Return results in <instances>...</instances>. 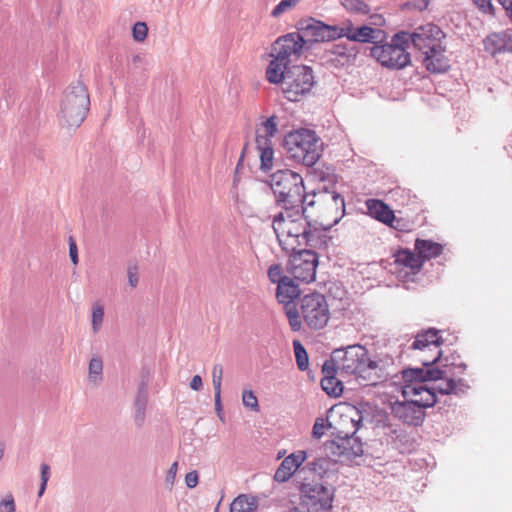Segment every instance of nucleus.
I'll return each instance as SVG.
<instances>
[{
  "mask_svg": "<svg viewBox=\"0 0 512 512\" xmlns=\"http://www.w3.org/2000/svg\"><path fill=\"white\" fill-rule=\"evenodd\" d=\"M267 183L273 192L276 204L285 211L313 206L314 198L318 197V194H313L312 199L309 200V196L305 193L302 176L289 169H280L272 173Z\"/></svg>",
  "mask_w": 512,
  "mask_h": 512,
  "instance_id": "obj_1",
  "label": "nucleus"
},
{
  "mask_svg": "<svg viewBox=\"0 0 512 512\" xmlns=\"http://www.w3.org/2000/svg\"><path fill=\"white\" fill-rule=\"evenodd\" d=\"M309 227L305 206L280 212L273 217L272 228L283 251L289 253L303 247L304 235Z\"/></svg>",
  "mask_w": 512,
  "mask_h": 512,
  "instance_id": "obj_2",
  "label": "nucleus"
},
{
  "mask_svg": "<svg viewBox=\"0 0 512 512\" xmlns=\"http://www.w3.org/2000/svg\"><path fill=\"white\" fill-rule=\"evenodd\" d=\"M90 107V97L86 86L77 81L69 85L63 93L58 120L62 127L77 128L85 120Z\"/></svg>",
  "mask_w": 512,
  "mask_h": 512,
  "instance_id": "obj_3",
  "label": "nucleus"
},
{
  "mask_svg": "<svg viewBox=\"0 0 512 512\" xmlns=\"http://www.w3.org/2000/svg\"><path fill=\"white\" fill-rule=\"evenodd\" d=\"M318 201L324 202L330 212L334 213V218L324 224L309 221L307 233L304 235L303 246L310 249L323 248L327 246L329 237L327 231L332 225L337 224L345 212V201L341 194L335 191H322L318 193Z\"/></svg>",
  "mask_w": 512,
  "mask_h": 512,
  "instance_id": "obj_4",
  "label": "nucleus"
},
{
  "mask_svg": "<svg viewBox=\"0 0 512 512\" xmlns=\"http://www.w3.org/2000/svg\"><path fill=\"white\" fill-rule=\"evenodd\" d=\"M283 147L289 158L313 166L322 153V142L317 134L309 129H299L288 133L283 141Z\"/></svg>",
  "mask_w": 512,
  "mask_h": 512,
  "instance_id": "obj_5",
  "label": "nucleus"
},
{
  "mask_svg": "<svg viewBox=\"0 0 512 512\" xmlns=\"http://www.w3.org/2000/svg\"><path fill=\"white\" fill-rule=\"evenodd\" d=\"M328 360L332 361L341 376H354L366 383L369 353L364 346L354 344L335 349Z\"/></svg>",
  "mask_w": 512,
  "mask_h": 512,
  "instance_id": "obj_6",
  "label": "nucleus"
},
{
  "mask_svg": "<svg viewBox=\"0 0 512 512\" xmlns=\"http://www.w3.org/2000/svg\"><path fill=\"white\" fill-rule=\"evenodd\" d=\"M303 512H332L335 490L319 481H302L298 486Z\"/></svg>",
  "mask_w": 512,
  "mask_h": 512,
  "instance_id": "obj_7",
  "label": "nucleus"
},
{
  "mask_svg": "<svg viewBox=\"0 0 512 512\" xmlns=\"http://www.w3.org/2000/svg\"><path fill=\"white\" fill-rule=\"evenodd\" d=\"M406 39L405 31L398 32L392 37L390 43L372 46L370 55L383 67L401 70L411 63V56L405 44Z\"/></svg>",
  "mask_w": 512,
  "mask_h": 512,
  "instance_id": "obj_8",
  "label": "nucleus"
},
{
  "mask_svg": "<svg viewBox=\"0 0 512 512\" xmlns=\"http://www.w3.org/2000/svg\"><path fill=\"white\" fill-rule=\"evenodd\" d=\"M300 320L311 330H320L327 326L330 319V308L326 297L319 292L304 295L299 300Z\"/></svg>",
  "mask_w": 512,
  "mask_h": 512,
  "instance_id": "obj_9",
  "label": "nucleus"
},
{
  "mask_svg": "<svg viewBox=\"0 0 512 512\" xmlns=\"http://www.w3.org/2000/svg\"><path fill=\"white\" fill-rule=\"evenodd\" d=\"M313 85L312 69L305 65H294L286 71L281 90L287 100L295 102L309 93Z\"/></svg>",
  "mask_w": 512,
  "mask_h": 512,
  "instance_id": "obj_10",
  "label": "nucleus"
},
{
  "mask_svg": "<svg viewBox=\"0 0 512 512\" xmlns=\"http://www.w3.org/2000/svg\"><path fill=\"white\" fill-rule=\"evenodd\" d=\"M318 255L312 249L298 248L289 252V260L286 264L287 272L295 280L311 283L315 280Z\"/></svg>",
  "mask_w": 512,
  "mask_h": 512,
  "instance_id": "obj_11",
  "label": "nucleus"
},
{
  "mask_svg": "<svg viewBox=\"0 0 512 512\" xmlns=\"http://www.w3.org/2000/svg\"><path fill=\"white\" fill-rule=\"evenodd\" d=\"M295 279L288 278L282 281L276 289V297L279 303L284 305L285 314L288 318L291 330L299 332L302 329V321L300 320L299 311L293 304L294 300L300 296L299 285L295 283Z\"/></svg>",
  "mask_w": 512,
  "mask_h": 512,
  "instance_id": "obj_12",
  "label": "nucleus"
},
{
  "mask_svg": "<svg viewBox=\"0 0 512 512\" xmlns=\"http://www.w3.org/2000/svg\"><path fill=\"white\" fill-rule=\"evenodd\" d=\"M355 433H339L327 444V449L336 461H352L363 453L362 443L354 437Z\"/></svg>",
  "mask_w": 512,
  "mask_h": 512,
  "instance_id": "obj_13",
  "label": "nucleus"
},
{
  "mask_svg": "<svg viewBox=\"0 0 512 512\" xmlns=\"http://www.w3.org/2000/svg\"><path fill=\"white\" fill-rule=\"evenodd\" d=\"M397 374L394 358L387 353L369 356L366 385H376Z\"/></svg>",
  "mask_w": 512,
  "mask_h": 512,
  "instance_id": "obj_14",
  "label": "nucleus"
},
{
  "mask_svg": "<svg viewBox=\"0 0 512 512\" xmlns=\"http://www.w3.org/2000/svg\"><path fill=\"white\" fill-rule=\"evenodd\" d=\"M441 357V351H437L432 359H423L422 364L424 368H407L402 370V378L408 383L416 382V384H423L426 381L442 380L447 374L446 369L432 367Z\"/></svg>",
  "mask_w": 512,
  "mask_h": 512,
  "instance_id": "obj_15",
  "label": "nucleus"
},
{
  "mask_svg": "<svg viewBox=\"0 0 512 512\" xmlns=\"http://www.w3.org/2000/svg\"><path fill=\"white\" fill-rule=\"evenodd\" d=\"M305 44L306 41L300 33H288L275 41L272 48V56L290 64L291 57L295 56L298 58Z\"/></svg>",
  "mask_w": 512,
  "mask_h": 512,
  "instance_id": "obj_16",
  "label": "nucleus"
},
{
  "mask_svg": "<svg viewBox=\"0 0 512 512\" xmlns=\"http://www.w3.org/2000/svg\"><path fill=\"white\" fill-rule=\"evenodd\" d=\"M406 36L405 44L408 48L412 44L416 49L424 53L425 50H430V47L436 46L444 34L438 26L427 24L418 27L412 33L406 32Z\"/></svg>",
  "mask_w": 512,
  "mask_h": 512,
  "instance_id": "obj_17",
  "label": "nucleus"
},
{
  "mask_svg": "<svg viewBox=\"0 0 512 512\" xmlns=\"http://www.w3.org/2000/svg\"><path fill=\"white\" fill-rule=\"evenodd\" d=\"M340 26L326 25L320 21L307 24L299 32L307 42H324L340 38Z\"/></svg>",
  "mask_w": 512,
  "mask_h": 512,
  "instance_id": "obj_18",
  "label": "nucleus"
},
{
  "mask_svg": "<svg viewBox=\"0 0 512 512\" xmlns=\"http://www.w3.org/2000/svg\"><path fill=\"white\" fill-rule=\"evenodd\" d=\"M339 34L340 38L346 37L348 43H376V40L379 35L382 34V31L366 25L354 27L351 23H348L340 26Z\"/></svg>",
  "mask_w": 512,
  "mask_h": 512,
  "instance_id": "obj_19",
  "label": "nucleus"
},
{
  "mask_svg": "<svg viewBox=\"0 0 512 512\" xmlns=\"http://www.w3.org/2000/svg\"><path fill=\"white\" fill-rule=\"evenodd\" d=\"M307 459L303 450L296 451L283 459L274 474V480L279 483L287 482Z\"/></svg>",
  "mask_w": 512,
  "mask_h": 512,
  "instance_id": "obj_20",
  "label": "nucleus"
},
{
  "mask_svg": "<svg viewBox=\"0 0 512 512\" xmlns=\"http://www.w3.org/2000/svg\"><path fill=\"white\" fill-rule=\"evenodd\" d=\"M426 69L431 73H445L450 68L449 59L445 55V48L438 43L424 51L423 58Z\"/></svg>",
  "mask_w": 512,
  "mask_h": 512,
  "instance_id": "obj_21",
  "label": "nucleus"
},
{
  "mask_svg": "<svg viewBox=\"0 0 512 512\" xmlns=\"http://www.w3.org/2000/svg\"><path fill=\"white\" fill-rule=\"evenodd\" d=\"M484 50L492 56L512 53V32L501 31L489 34L483 40Z\"/></svg>",
  "mask_w": 512,
  "mask_h": 512,
  "instance_id": "obj_22",
  "label": "nucleus"
},
{
  "mask_svg": "<svg viewBox=\"0 0 512 512\" xmlns=\"http://www.w3.org/2000/svg\"><path fill=\"white\" fill-rule=\"evenodd\" d=\"M366 207L368 210V214L372 218H374V219H376L394 229H400L399 228L400 220H398L395 217L393 210L387 204H385L383 201L378 200V199H368L366 201Z\"/></svg>",
  "mask_w": 512,
  "mask_h": 512,
  "instance_id": "obj_23",
  "label": "nucleus"
},
{
  "mask_svg": "<svg viewBox=\"0 0 512 512\" xmlns=\"http://www.w3.org/2000/svg\"><path fill=\"white\" fill-rule=\"evenodd\" d=\"M359 50L354 43H339L335 44L331 50H329L328 61L335 67H344L354 63Z\"/></svg>",
  "mask_w": 512,
  "mask_h": 512,
  "instance_id": "obj_24",
  "label": "nucleus"
},
{
  "mask_svg": "<svg viewBox=\"0 0 512 512\" xmlns=\"http://www.w3.org/2000/svg\"><path fill=\"white\" fill-rule=\"evenodd\" d=\"M337 373L339 370L332 361L326 360L322 366L321 387L329 396L338 397L343 392V383L336 377Z\"/></svg>",
  "mask_w": 512,
  "mask_h": 512,
  "instance_id": "obj_25",
  "label": "nucleus"
},
{
  "mask_svg": "<svg viewBox=\"0 0 512 512\" xmlns=\"http://www.w3.org/2000/svg\"><path fill=\"white\" fill-rule=\"evenodd\" d=\"M405 394L411 393L418 397L412 399L409 404L417 406L419 408L431 407L436 403V394L434 389L427 388L423 384H415L413 386H406Z\"/></svg>",
  "mask_w": 512,
  "mask_h": 512,
  "instance_id": "obj_26",
  "label": "nucleus"
},
{
  "mask_svg": "<svg viewBox=\"0 0 512 512\" xmlns=\"http://www.w3.org/2000/svg\"><path fill=\"white\" fill-rule=\"evenodd\" d=\"M345 423L351 427L347 430H341L337 424L330 422L329 418H317L313 426V437L320 439L324 435L335 437L336 435H339V433H345L346 435L348 433H356L355 426L352 422L346 421Z\"/></svg>",
  "mask_w": 512,
  "mask_h": 512,
  "instance_id": "obj_27",
  "label": "nucleus"
},
{
  "mask_svg": "<svg viewBox=\"0 0 512 512\" xmlns=\"http://www.w3.org/2000/svg\"><path fill=\"white\" fill-rule=\"evenodd\" d=\"M442 342V338L439 336V331L435 328H429L417 333L411 348L415 350H425L433 347L437 352L439 351L438 348Z\"/></svg>",
  "mask_w": 512,
  "mask_h": 512,
  "instance_id": "obj_28",
  "label": "nucleus"
},
{
  "mask_svg": "<svg viewBox=\"0 0 512 512\" xmlns=\"http://www.w3.org/2000/svg\"><path fill=\"white\" fill-rule=\"evenodd\" d=\"M395 257V263L398 266H401L408 271L407 274L410 272L412 274H416L420 271V269L423 266V259L419 257L418 253L415 254L411 250L408 249H402L397 251L394 254Z\"/></svg>",
  "mask_w": 512,
  "mask_h": 512,
  "instance_id": "obj_29",
  "label": "nucleus"
},
{
  "mask_svg": "<svg viewBox=\"0 0 512 512\" xmlns=\"http://www.w3.org/2000/svg\"><path fill=\"white\" fill-rule=\"evenodd\" d=\"M256 146L260 152V167L263 171L269 170L273 166L274 151L271 140L262 137L260 131L256 133Z\"/></svg>",
  "mask_w": 512,
  "mask_h": 512,
  "instance_id": "obj_30",
  "label": "nucleus"
},
{
  "mask_svg": "<svg viewBox=\"0 0 512 512\" xmlns=\"http://www.w3.org/2000/svg\"><path fill=\"white\" fill-rule=\"evenodd\" d=\"M415 250L424 263L426 260L438 257L442 253L443 247L432 240L417 239L415 241Z\"/></svg>",
  "mask_w": 512,
  "mask_h": 512,
  "instance_id": "obj_31",
  "label": "nucleus"
},
{
  "mask_svg": "<svg viewBox=\"0 0 512 512\" xmlns=\"http://www.w3.org/2000/svg\"><path fill=\"white\" fill-rule=\"evenodd\" d=\"M288 63L274 57L273 60L270 61L267 70H266V78L270 83L282 85L285 77L286 71L290 68L288 67Z\"/></svg>",
  "mask_w": 512,
  "mask_h": 512,
  "instance_id": "obj_32",
  "label": "nucleus"
},
{
  "mask_svg": "<svg viewBox=\"0 0 512 512\" xmlns=\"http://www.w3.org/2000/svg\"><path fill=\"white\" fill-rule=\"evenodd\" d=\"M88 381L98 387L103 381V361L101 357H92L88 367Z\"/></svg>",
  "mask_w": 512,
  "mask_h": 512,
  "instance_id": "obj_33",
  "label": "nucleus"
},
{
  "mask_svg": "<svg viewBox=\"0 0 512 512\" xmlns=\"http://www.w3.org/2000/svg\"><path fill=\"white\" fill-rule=\"evenodd\" d=\"M448 374L449 372L447 371V374L443 378L445 381L439 384L436 388H433L434 391L437 390L443 395L452 393L459 394L460 392H464V388H467V386L464 385L463 380L460 379L455 381L453 378H448Z\"/></svg>",
  "mask_w": 512,
  "mask_h": 512,
  "instance_id": "obj_34",
  "label": "nucleus"
},
{
  "mask_svg": "<svg viewBox=\"0 0 512 512\" xmlns=\"http://www.w3.org/2000/svg\"><path fill=\"white\" fill-rule=\"evenodd\" d=\"M293 348L298 369L300 371H306L309 366V358L305 347L299 340H294Z\"/></svg>",
  "mask_w": 512,
  "mask_h": 512,
  "instance_id": "obj_35",
  "label": "nucleus"
},
{
  "mask_svg": "<svg viewBox=\"0 0 512 512\" xmlns=\"http://www.w3.org/2000/svg\"><path fill=\"white\" fill-rule=\"evenodd\" d=\"M254 503L249 501L245 495L236 497L230 504V512H254Z\"/></svg>",
  "mask_w": 512,
  "mask_h": 512,
  "instance_id": "obj_36",
  "label": "nucleus"
},
{
  "mask_svg": "<svg viewBox=\"0 0 512 512\" xmlns=\"http://www.w3.org/2000/svg\"><path fill=\"white\" fill-rule=\"evenodd\" d=\"M343 7L354 13L359 14H368L370 12V8L368 4L364 2V0H340Z\"/></svg>",
  "mask_w": 512,
  "mask_h": 512,
  "instance_id": "obj_37",
  "label": "nucleus"
},
{
  "mask_svg": "<svg viewBox=\"0 0 512 512\" xmlns=\"http://www.w3.org/2000/svg\"><path fill=\"white\" fill-rule=\"evenodd\" d=\"M242 403L243 405L250 409L252 412H259V404L258 399L255 393L250 389H244L242 392Z\"/></svg>",
  "mask_w": 512,
  "mask_h": 512,
  "instance_id": "obj_38",
  "label": "nucleus"
},
{
  "mask_svg": "<svg viewBox=\"0 0 512 512\" xmlns=\"http://www.w3.org/2000/svg\"><path fill=\"white\" fill-rule=\"evenodd\" d=\"M268 278L272 283H276L277 286L282 283V281H287L288 276L283 275V269L280 264H273L269 267L267 272Z\"/></svg>",
  "mask_w": 512,
  "mask_h": 512,
  "instance_id": "obj_39",
  "label": "nucleus"
},
{
  "mask_svg": "<svg viewBox=\"0 0 512 512\" xmlns=\"http://www.w3.org/2000/svg\"><path fill=\"white\" fill-rule=\"evenodd\" d=\"M104 319V307L101 304H95L92 307V329L96 333L102 326Z\"/></svg>",
  "mask_w": 512,
  "mask_h": 512,
  "instance_id": "obj_40",
  "label": "nucleus"
},
{
  "mask_svg": "<svg viewBox=\"0 0 512 512\" xmlns=\"http://www.w3.org/2000/svg\"><path fill=\"white\" fill-rule=\"evenodd\" d=\"M338 414L339 416H343L344 414H352V413H360V411L349 403H339L330 408L327 412L326 416H330V414Z\"/></svg>",
  "mask_w": 512,
  "mask_h": 512,
  "instance_id": "obj_41",
  "label": "nucleus"
},
{
  "mask_svg": "<svg viewBox=\"0 0 512 512\" xmlns=\"http://www.w3.org/2000/svg\"><path fill=\"white\" fill-rule=\"evenodd\" d=\"M264 134H261L262 137H266L267 139L271 140L272 137L276 135L278 132V124H277V117L276 116H270L264 123Z\"/></svg>",
  "mask_w": 512,
  "mask_h": 512,
  "instance_id": "obj_42",
  "label": "nucleus"
},
{
  "mask_svg": "<svg viewBox=\"0 0 512 512\" xmlns=\"http://www.w3.org/2000/svg\"><path fill=\"white\" fill-rule=\"evenodd\" d=\"M148 27L145 22H137L132 29V35L135 41L142 42L146 39Z\"/></svg>",
  "mask_w": 512,
  "mask_h": 512,
  "instance_id": "obj_43",
  "label": "nucleus"
},
{
  "mask_svg": "<svg viewBox=\"0 0 512 512\" xmlns=\"http://www.w3.org/2000/svg\"><path fill=\"white\" fill-rule=\"evenodd\" d=\"M223 378V366L215 364L212 368V384L214 390H221Z\"/></svg>",
  "mask_w": 512,
  "mask_h": 512,
  "instance_id": "obj_44",
  "label": "nucleus"
},
{
  "mask_svg": "<svg viewBox=\"0 0 512 512\" xmlns=\"http://www.w3.org/2000/svg\"><path fill=\"white\" fill-rule=\"evenodd\" d=\"M128 284L131 288H135L139 282L138 266L136 264H130L127 268Z\"/></svg>",
  "mask_w": 512,
  "mask_h": 512,
  "instance_id": "obj_45",
  "label": "nucleus"
},
{
  "mask_svg": "<svg viewBox=\"0 0 512 512\" xmlns=\"http://www.w3.org/2000/svg\"><path fill=\"white\" fill-rule=\"evenodd\" d=\"M294 1L292 0H281L272 10L271 15L273 17H279L282 13H284L287 9L294 6Z\"/></svg>",
  "mask_w": 512,
  "mask_h": 512,
  "instance_id": "obj_46",
  "label": "nucleus"
},
{
  "mask_svg": "<svg viewBox=\"0 0 512 512\" xmlns=\"http://www.w3.org/2000/svg\"><path fill=\"white\" fill-rule=\"evenodd\" d=\"M49 477H50V467H49V465L42 464L41 465V485H40V489H39V496L43 495V493H44V491L46 489Z\"/></svg>",
  "mask_w": 512,
  "mask_h": 512,
  "instance_id": "obj_47",
  "label": "nucleus"
},
{
  "mask_svg": "<svg viewBox=\"0 0 512 512\" xmlns=\"http://www.w3.org/2000/svg\"><path fill=\"white\" fill-rule=\"evenodd\" d=\"M346 421H350L353 423V425L355 426V429L356 431L358 430V422L359 421H355L354 418H335V421L333 423L337 424L339 429L341 430H347L349 429L351 426L350 425H347L345 422Z\"/></svg>",
  "mask_w": 512,
  "mask_h": 512,
  "instance_id": "obj_48",
  "label": "nucleus"
},
{
  "mask_svg": "<svg viewBox=\"0 0 512 512\" xmlns=\"http://www.w3.org/2000/svg\"><path fill=\"white\" fill-rule=\"evenodd\" d=\"M0 512H15V504L11 496L5 498L0 503Z\"/></svg>",
  "mask_w": 512,
  "mask_h": 512,
  "instance_id": "obj_49",
  "label": "nucleus"
},
{
  "mask_svg": "<svg viewBox=\"0 0 512 512\" xmlns=\"http://www.w3.org/2000/svg\"><path fill=\"white\" fill-rule=\"evenodd\" d=\"M452 359L453 360L450 362L449 358H446L445 359L446 363L443 366L445 368H448V367L452 366V367H454L455 369L458 370V373H463L464 370L466 369V364L464 362H462V361H460L459 363H456L455 362V360H456L455 357H452Z\"/></svg>",
  "mask_w": 512,
  "mask_h": 512,
  "instance_id": "obj_50",
  "label": "nucleus"
},
{
  "mask_svg": "<svg viewBox=\"0 0 512 512\" xmlns=\"http://www.w3.org/2000/svg\"><path fill=\"white\" fill-rule=\"evenodd\" d=\"M198 473L196 471H191L185 476V483L189 488H194L198 484Z\"/></svg>",
  "mask_w": 512,
  "mask_h": 512,
  "instance_id": "obj_51",
  "label": "nucleus"
},
{
  "mask_svg": "<svg viewBox=\"0 0 512 512\" xmlns=\"http://www.w3.org/2000/svg\"><path fill=\"white\" fill-rule=\"evenodd\" d=\"M69 255H70V259L73 262V264H77L78 263L77 246H76V243L72 240V238H70V243H69Z\"/></svg>",
  "mask_w": 512,
  "mask_h": 512,
  "instance_id": "obj_52",
  "label": "nucleus"
},
{
  "mask_svg": "<svg viewBox=\"0 0 512 512\" xmlns=\"http://www.w3.org/2000/svg\"><path fill=\"white\" fill-rule=\"evenodd\" d=\"M190 388L194 391H200L203 387L202 378L200 375H195L190 381Z\"/></svg>",
  "mask_w": 512,
  "mask_h": 512,
  "instance_id": "obj_53",
  "label": "nucleus"
},
{
  "mask_svg": "<svg viewBox=\"0 0 512 512\" xmlns=\"http://www.w3.org/2000/svg\"><path fill=\"white\" fill-rule=\"evenodd\" d=\"M214 400H215V411L219 416L222 412L221 390H214Z\"/></svg>",
  "mask_w": 512,
  "mask_h": 512,
  "instance_id": "obj_54",
  "label": "nucleus"
},
{
  "mask_svg": "<svg viewBox=\"0 0 512 512\" xmlns=\"http://www.w3.org/2000/svg\"><path fill=\"white\" fill-rule=\"evenodd\" d=\"M474 3L483 11H488L492 8L491 0H473Z\"/></svg>",
  "mask_w": 512,
  "mask_h": 512,
  "instance_id": "obj_55",
  "label": "nucleus"
},
{
  "mask_svg": "<svg viewBox=\"0 0 512 512\" xmlns=\"http://www.w3.org/2000/svg\"><path fill=\"white\" fill-rule=\"evenodd\" d=\"M410 5H412L414 8L418 9L419 11H422L428 7L429 0H414Z\"/></svg>",
  "mask_w": 512,
  "mask_h": 512,
  "instance_id": "obj_56",
  "label": "nucleus"
},
{
  "mask_svg": "<svg viewBox=\"0 0 512 512\" xmlns=\"http://www.w3.org/2000/svg\"><path fill=\"white\" fill-rule=\"evenodd\" d=\"M177 470H178V463H177V462H174V463L170 466V468H169V470H168V476H167V477H168V479H169V480H171V481H173V480H174V478H175V476H176V473H177Z\"/></svg>",
  "mask_w": 512,
  "mask_h": 512,
  "instance_id": "obj_57",
  "label": "nucleus"
},
{
  "mask_svg": "<svg viewBox=\"0 0 512 512\" xmlns=\"http://www.w3.org/2000/svg\"><path fill=\"white\" fill-rule=\"evenodd\" d=\"M498 2L508 13L512 11V0H498Z\"/></svg>",
  "mask_w": 512,
  "mask_h": 512,
  "instance_id": "obj_58",
  "label": "nucleus"
},
{
  "mask_svg": "<svg viewBox=\"0 0 512 512\" xmlns=\"http://www.w3.org/2000/svg\"><path fill=\"white\" fill-rule=\"evenodd\" d=\"M328 461L324 458L317 459L311 465L313 466V470H316V467L319 466L320 468H323L324 465H326Z\"/></svg>",
  "mask_w": 512,
  "mask_h": 512,
  "instance_id": "obj_59",
  "label": "nucleus"
},
{
  "mask_svg": "<svg viewBox=\"0 0 512 512\" xmlns=\"http://www.w3.org/2000/svg\"><path fill=\"white\" fill-rule=\"evenodd\" d=\"M3 455H4V450L2 448H0V460L2 459Z\"/></svg>",
  "mask_w": 512,
  "mask_h": 512,
  "instance_id": "obj_60",
  "label": "nucleus"
}]
</instances>
